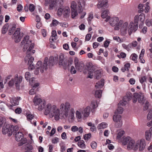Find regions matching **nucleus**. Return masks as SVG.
Segmentation results:
<instances>
[{
  "instance_id": "33",
  "label": "nucleus",
  "mask_w": 152,
  "mask_h": 152,
  "mask_svg": "<svg viewBox=\"0 0 152 152\" xmlns=\"http://www.w3.org/2000/svg\"><path fill=\"white\" fill-rule=\"evenodd\" d=\"M107 124L106 123L102 122L98 125L97 128L98 129H104L107 127Z\"/></svg>"
},
{
  "instance_id": "46",
  "label": "nucleus",
  "mask_w": 152,
  "mask_h": 152,
  "mask_svg": "<svg viewBox=\"0 0 152 152\" xmlns=\"http://www.w3.org/2000/svg\"><path fill=\"white\" fill-rule=\"evenodd\" d=\"M145 23L148 26H150L152 25V20L147 19L146 20Z\"/></svg>"
},
{
  "instance_id": "29",
  "label": "nucleus",
  "mask_w": 152,
  "mask_h": 152,
  "mask_svg": "<svg viewBox=\"0 0 152 152\" xmlns=\"http://www.w3.org/2000/svg\"><path fill=\"white\" fill-rule=\"evenodd\" d=\"M40 104H39L38 106H37V107L36 108L39 111H41L43 109H44V108H45V105H46V102L45 101H44L43 102H42V103H40Z\"/></svg>"
},
{
  "instance_id": "30",
  "label": "nucleus",
  "mask_w": 152,
  "mask_h": 152,
  "mask_svg": "<svg viewBox=\"0 0 152 152\" xmlns=\"http://www.w3.org/2000/svg\"><path fill=\"white\" fill-rule=\"evenodd\" d=\"M91 106L92 107V109L91 110L92 113H94V109L98 107V105L96 101H92L91 102Z\"/></svg>"
},
{
  "instance_id": "60",
  "label": "nucleus",
  "mask_w": 152,
  "mask_h": 152,
  "mask_svg": "<svg viewBox=\"0 0 152 152\" xmlns=\"http://www.w3.org/2000/svg\"><path fill=\"white\" fill-rule=\"evenodd\" d=\"M60 25L63 27L66 28L68 26V23H59Z\"/></svg>"
},
{
  "instance_id": "1",
  "label": "nucleus",
  "mask_w": 152,
  "mask_h": 152,
  "mask_svg": "<svg viewBox=\"0 0 152 152\" xmlns=\"http://www.w3.org/2000/svg\"><path fill=\"white\" fill-rule=\"evenodd\" d=\"M29 36H26L24 37L23 41L21 42L22 45L25 43L23 50L24 51L27 50L26 52L27 55L25 58L26 62H28V69H33L34 68V64H33V61L34 60V58L30 55L34 54L35 50H34L31 51L32 49L34 48V44L32 43L31 40H29Z\"/></svg>"
},
{
  "instance_id": "19",
  "label": "nucleus",
  "mask_w": 152,
  "mask_h": 152,
  "mask_svg": "<svg viewBox=\"0 0 152 152\" xmlns=\"http://www.w3.org/2000/svg\"><path fill=\"white\" fill-rule=\"evenodd\" d=\"M57 1V0H45V6H47L50 4L49 8L51 10L56 4Z\"/></svg>"
},
{
  "instance_id": "9",
  "label": "nucleus",
  "mask_w": 152,
  "mask_h": 152,
  "mask_svg": "<svg viewBox=\"0 0 152 152\" xmlns=\"http://www.w3.org/2000/svg\"><path fill=\"white\" fill-rule=\"evenodd\" d=\"M145 18V15L143 13L141 14L140 15H136L134 18V26H136L137 29L138 23H142L144 21Z\"/></svg>"
},
{
  "instance_id": "13",
  "label": "nucleus",
  "mask_w": 152,
  "mask_h": 152,
  "mask_svg": "<svg viewBox=\"0 0 152 152\" xmlns=\"http://www.w3.org/2000/svg\"><path fill=\"white\" fill-rule=\"evenodd\" d=\"M113 121L116 122L115 126L116 128H119L121 126L122 123L121 120V116L120 115L117 114L113 116Z\"/></svg>"
},
{
  "instance_id": "54",
  "label": "nucleus",
  "mask_w": 152,
  "mask_h": 152,
  "mask_svg": "<svg viewBox=\"0 0 152 152\" xmlns=\"http://www.w3.org/2000/svg\"><path fill=\"white\" fill-rule=\"evenodd\" d=\"M149 3L148 2H147L146 4V6L145 8V12L146 13H147L149 11V10L150 9V7L148 5Z\"/></svg>"
},
{
  "instance_id": "56",
  "label": "nucleus",
  "mask_w": 152,
  "mask_h": 152,
  "mask_svg": "<svg viewBox=\"0 0 152 152\" xmlns=\"http://www.w3.org/2000/svg\"><path fill=\"white\" fill-rule=\"evenodd\" d=\"M71 130L72 132H75L78 131V128L76 126H73L72 127Z\"/></svg>"
},
{
  "instance_id": "38",
  "label": "nucleus",
  "mask_w": 152,
  "mask_h": 152,
  "mask_svg": "<svg viewBox=\"0 0 152 152\" xmlns=\"http://www.w3.org/2000/svg\"><path fill=\"white\" fill-rule=\"evenodd\" d=\"M123 111V109L121 106H118V107L116 110L115 111V113H122Z\"/></svg>"
},
{
  "instance_id": "55",
  "label": "nucleus",
  "mask_w": 152,
  "mask_h": 152,
  "mask_svg": "<svg viewBox=\"0 0 152 152\" xmlns=\"http://www.w3.org/2000/svg\"><path fill=\"white\" fill-rule=\"evenodd\" d=\"M149 103L148 101H146L145 103V106L144 107L143 110H147L148 107L149 106Z\"/></svg>"
},
{
  "instance_id": "12",
  "label": "nucleus",
  "mask_w": 152,
  "mask_h": 152,
  "mask_svg": "<svg viewBox=\"0 0 152 152\" xmlns=\"http://www.w3.org/2000/svg\"><path fill=\"white\" fill-rule=\"evenodd\" d=\"M55 105H52L50 104H48L45 108L44 114L46 115H49V116L50 117V116L52 115V112L55 110Z\"/></svg>"
},
{
  "instance_id": "49",
  "label": "nucleus",
  "mask_w": 152,
  "mask_h": 152,
  "mask_svg": "<svg viewBox=\"0 0 152 152\" xmlns=\"http://www.w3.org/2000/svg\"><path fill=\"white\" fill-rule=\"evenodd\" d=\"M91 135L90 133L85 134L84 136V139L85 140H88L91 137Z\"/></svg>"
},
{
  "instance_id": "14",
  "label": "nucleus",
  "mask_w": 152,
  "mask_h": 152,
  "mask_svg": "<svg viewBox=\"0 0 152 152\" xmlns=\"http://www.w3.org/2000/svg\"><path fill=\"white\" fill-rule=\"evenodd\" d=\"M12 125L6 124L3 126L2 129V132L4 134H7L8 136H11L12 135Z\"/></svg>"
},
{
  "instance_id": "11",
  "label": "nucleus",
  "mask_w": 152,
  "mask_h": 152,
  "mask_svg": "<svg viewBox=\"0 0 152 152\" xmlns=\"http://www.w3.org/2000/svg\"><path fill=\"white\" fill-rule=\"evenodd\" d=\"M76 69L80 72H82L84 68V64L82 61H79L78 59L76 57L74 61Z\"/></svg>"
},
{
  "instance_id": "43",
  "label": "nucleus",
  "mask_w": 152,
  "mask_h": 152,
  "mask_svg": "<svg viewBox=\"0 0 152 152\" xmlns=\"http://www.w3.org/2000/svg\"><path fill=\"white\" fill-rule=\"evenodd\" d=\"M124 133V132L123 130L120 131L117 134V137L118 138H121Z\"/></svg>"
},
{
  "instance_id": "48",
  "label": "nucleus",
  "mask_w": 152,
  "mask_h": 152,
  "mask_svg": "<svg viewBox=\"0 0 152 152\" xmlns=\"http://www.w3.org/2000/svg\"><path fill=\"white\" fill-rule=\"evenodd\" d=\"M91 148L93 149H95L97 146V143L95 141H92L91 144Z\"/></svg>"
},
{
  "instance_id": "63",
  "label": "nucleus",
  "mask_w": 152,
  "mask_h": 152,
  "mask_svg": "<svg viewBox=\"0 0 152 152\" xmlns=\"http://www.w3.org/2000/svg\"><path fill=\"white\" fill-rule=\"evenodd\" d=\"M36 91L33 88L30 90L29 91V94L30 95H33L36 94Z\"/></svg>"
},
{
  "instance_id": "36",
  "label": "nucleus",
  "mask_w": 152,
  "mask_h": 152,
  "mask_svg": "<svg viewBox=\"0 0 152 152\" xmlns=\"http://www.w3.org/2000/svg\"><path fill=\"white\" fill-rule=\"evenodd\" d=\"M95 77L96 79H99L101 75V72L100 70H97L95 72Z\"/></svg>"
},
{
  "instance_id": "39",
  "label": "nucleus",
  "mask_w": 152,
  "mask_h": 152,
  "mask_svg": "<svg viewBox=\"0 0 152 152\" xmlns=\"http://www.w3.org/2000/svg\"><path fill=\"white\" fill-rule=\"evenodd\" d=\"M60 23L58 22L56 20L54 19L52 21V23H51L50 24V26L51 27L53 26H56L58 24H59V23Z\"/></svg>"
},
{
  "instance_id": "50",
  "label": "nucleus",
  "mask_w": 152,
  "mask_h": 152,
  "mask_svg": "<svg viewBox=\"0 0 152 152\" xmlns=\"http://www.w3.org/2000/svg\"><path fill=\"white\" fill-rule=\"evenodd\" d=\"M132 94L130 92H129L127 94L126 98L127 99V101H129L132 98Z\"/></svg>"
},
{
  "instance_id": "25",
  "label": "nucleus",
  "mask_w": 152,
  "mask_h": 152,
  "mask_svg": "<svg viewBox=\"0 0 152 152\" xmlns=\"http://www.w3.org/2000/svg\"><path fill=\"white\" fill-rule=\"evenodd\" d=\"M45 100H42L37 96H36L34 98L33 100L34 104L36 106H38L42 102H43Z\"/></svg>"
},
{
  "instance_id": "59",
  "label": "nucleus",
  "mask_w": 152,
  "mask_h": 152,
  "mask_svg": "<svg viewBox=\"0 0 152 152\" xmlns=\"http://www.w3.org/2000/svg\"><path fill=\"white\" fill-rule=\"evenodd\" d=\"M34 117L33 115L30 114H28L27 116V118L28 120H30L32 119Z\"/></svg>"
},
{
  "instance_id": "26",
  "label": "nucleus",
  "mask_w": 152,
  "mask_h": 152,
  "mask_svg": "<svg viewBox=\"0 0 152 152\" xmlns=\"http://www.w3.org/2000/svg\"><path fill=\"white\" fill-rule=\"evenodd\" d=\"M23 137V134L21 132H18L15 134V139L18 141H20Z\"/></svg>"
},
{
  "instance_id": "57",
  "label": "nucleus",
  "mask_w": 152,
  "mask_h": 152,
  "mask_svg": "<svg viewBox=\"0 0 152 152\" xmlns=\"http://www.w3.org/2000/svg\"><path fill=\"white\" fill-rule=\"evenodd\" d=\"M64 10V8L61 7L59 8L58 10V14L59 15H61V13H63Z\"/></svg>"
},
{
  "instance_id": "47",
  "label": "nucleus",
  "mask_w": 152,
  "mask_h": 152,
  "mask_svg": "<svg viewBox=\"0 0 152 152\" xmlns=\"http://www.w3.org/2000/svg\"><path fill=\"white\" fill-rule=\"evenodd\" d=\"M12 126V134L13 132H16L18 130V126Z\"/></svg>"
},
{
  "instance_id": "7",
  "label": "nucleus",
  "mask_w": 152,
  "mask_h": 152,
  "mask_svg": "<svg viewBox=\"0 0 152 152\" xmlns=\"http://www.w3.org/2000/svg\"><path fill=\"white\" fill-rule=\"evenodd\" d=\"M133 103H136L138 100L139 103L142 105H143L145 102V99L143 94L141 92L135 93L133 94L132 97Z\"/></svg>"
},
{
  "instance_id": "53",
  "label": "nucleus",
  "mask_w": 152,
  "mask_h": 152,
  "mask_svg": "<svg viewBox=\"0 0 152 152\" xmlns=\"http://www.w3.org/2000/svg\"><path fill=\"white\" fill-rule=\"evenodd\" d=\"M70 71L72 74H75L77 72V71L73 66H72L71 67Z\"/></svg>"
},
{
  "instance_id": "16",
  "label": "nucleus",
  "mask_w": 152,
  "mask_h": 152,
  "mask_svg": "<svg viewBox=\"0 0 152 152\" xmlns=\"http://www.w3.org/2000/svg\"><path fill=\"white\" fill-rule=\"evenodd\" d=\"M137 144L138 148H139V151H142L144 150L145 146V140L144 139L138 140L137 142Z\"/></svg>"
},
{
  "instance_id": "28",
  "label": "nucleus",
  "mask_w": 152,
  "mask_h": 152,
  "mask_svg": "<svg viewBox=\"0 0 152 152\" xmlns=\"http://www.w3.org/2000/svg\"><path fill=\"white\" fill-rule=\"evenodd\" d=\"M104 80L102 79L96 83L95 86L96 88H101L104 85Z\"/></svg>"
},
{
  "instance_id": "37",
  "label": "nucleus",
  "mask_w": 152,
  "mask_h": 152,
  "mask_svg": "<svg viewBox=\"0 0 152 152\" xmlns=\"http://www.w3.org/2000/svg\"><path fill=\"white\" fill-rule=\"evenodd\" d=\"M125 98H124L123 100L121 101L118 104V106H124L127 103V101L125 100Z\"/></svg>"
},
{
  "instance_id": "40",
  "label": "nucleus",
  "mask_w": 152,
  "mask_h": 152,
  "mask_svg": "<svg viewBox=\"0 0 152 152\" xmlns=\"http://www.w3.org/2000/svg\"><path fill=\"white\" fill-rule=\"evenodd\" d=\"M137 56L136 54L133 53L131 55L130 58L132 60L135 61V63H136L137 61L136 60V59H137Z\"/></svg>"
},
{
  "instance_id": "21",
  "label": "nucleus",
  "mask_w": 152,
  "mask_h": 152,
  "mask_svg": "<svg viewBox=\"0 0 152 152\" xmlns=\"http://www.w3.org/2000/svg\"><path fill=\"white\" fill-rule=\"evenodd\" d=\"M95 70L94 67L92 65L91 63H90L88 65V75L87 76V78H92L93 75H91L94 72Z\"/></svg>"
},
{
  "instance_id": "23",
  "label": "nucleus",
  "mask_w": 152,
  "mask_h": 152,
  "mask_svg": "<svg viewBox=\"0 0 152 152\" xmlns=\"http://www.w3.org/2000/svg\"><path fill=\"white\" fill-rule=\"evenodd\" d=\"M65 60L64 55L63 54H61L59 57V65L61 66L66 65V63Z\"/></svg>"
},
{
  "instance_id": "35",
  "label": "nucleus",
  "mask_w": 152,
  "mask_h": 152,
  "mask_svg": "<svg viewBox=\"0 0 152 152\" xmlns=\"http://www.w3.org/2000/svg\"><path fill=\"white\" fill-rule=\"evenodd\" d=\"M102 91L101 90H99L96 91L95 92V96L97 98H100L102 96Z\"/></svg>"
},
{
  "instance_id": "18",
  "label": "nucleus",
  "mask_w": 152,
  "mask_h": 152,
  "mask_svg": "<svg viewBox=\"0 0 152 152\" xmlns=\"http://www.w3.org/2000/svg\"><path fill=\"white\" fill-rule=\"evenodd\" d=\"M54 109L55 110H54L52 112V115L50 116V118H52L53 117H54L56 120H58L59 118V116L60 115V110L56 105Z\"/></svg>"
},
{
  "instance_id": "32",
  "label": "nucleus",
  "mask_w": 152,
  "mask_h": 152,
  "mask_svg": "<svg viewBox=\"0 0 152 152\" xmlns=\"http://www.w3.org/2000/svg\"><path fill=\"white\" fill-rule=\"evenodd\" d=\"M145 136L146 140L148 141H149L150 140L151 136V133L150 131H147L145 132Z\"/></svg>"
},
{
  "instance_id": "52",
  "label": "nucleus",
  "mask_w": 152,
  "mask_h": 152,
  "mask_svg": "<svg viewBox=\"0 0 152 152\" xmlns=\"http://www.w3.org/2000/svg\"><path fill=\"white\" fill-rule=\"evenodd\" d=\"M52 142L53 144H56L59 142V139L57 137H55L52 140Z\"/></svg>"
},
{
  "instance_id": "2",
  "label": "nucleus",
  "mask_w": 152,
  "mask_h": 152,
  "mask_svg": "<svg viewBox=\"0 0 152 152\" xmlns=\"http://www.w3.org/2000/svg\"><path fill=\"white\" fill-rule=\"evenodd\" d=\"M58 57L54 58L53 56H50L48 59V57H46L44 61L43 64H42L41 61H39L37 63L36 67L37 69L34 71V73L36 75L39 73V69L42 73L44 72L45 70H46L48 68V66L51 67L55 64L57 63L58 61Z\"/></svg>"
},
{
  "instance_id": "27",
  "label": "nucleus",
  "mask_w": 152,
  "mask_h": 152,
  "mask_svg": "<svg viewBox=\"0 0 152 152\" xmlns=\"http://www.w3.org/2000/svg\"><path fill=\"white\" fill-rule=\"evenodd\" d=\"M16 28V25L14 24H11L9 26V28L8 30L9 34L11 35L13 31L15 30Z\"/></svg>"
},
{
  "instance_id": "8",
  "label": "nucleus",
  "mask_w": 152,
  "mask_h": 152,
  "mask_svg": "<svg viewBox=\"0 0 152 152\" xmlns=\"http://www.w3.org/2000/svg\"><path fill=\"white\" fill-rule=\"evenodd\" d=\"M109 23L112 26H115L114 29L115 30H118L119 27L123 23V21L120 20L119 21V19L117 17L111 18L109 19Z\"/></svg>"
},
{
  "instance_id": "34",
  "label": "nucleus",
  "mask_w": 152,
  "mask_h": 152,
  "mask_svg": "<svg viewBox=\"0 0 152 152\" xmlns=\"http://www.w3.org/2000/svg\"><path fill=\"white\" fill-rule=\"evenodd\" d=\"M8 27L9 25L8 24V23H6L4 26L1 30V32L2 34H4L7 32L8 30Z\"/></svg>"
},
{
  "instance_id": "15",
  "label": "nucleus",
  "mask_w": 152,
  "mask_h": 152,
  "mask_svg": "<svg viewBox=\"0 0 152 152\" xmlns=\"http://www.w3.org/2000/svg\"><path fill=\"white\" fill-rule=\"evenodd\" d=\"M91 108L89 106H87L85 108H80V112L83 116L85 118L88 117L89 115L91 112Z\"/></svg>"
},
{
  "instance_id": "24",
  "label": "nucleus",
  "mask_w": 152,
  "mask_h": 152,
  "mask_svg": "<svg viewBox=\"0 0 152 152\" xmlns=\"http://www.w3.org/2000/svg\"><path fill=\"white\" fill-rule=\"evenodd\" d=\"M110 12L108 10H106L104 11L102 13L101 16L102 18H106L105 21L106 22H107L109 20L110 18V17L109 15Z\"/></svg>"
},
{
  "instance_id": "41",
  "label": "nucleus",
  "mask_w": 152,
  "mask_h": 152,
  "mask_svg": "<svg viewBox=\"0 0 152 152\" xmlns=\"http://www.w3.org/2000/svg\"><path fill=\"white\" fill-rule=\"evenodd\" d=\"M76 117L80 119L81 118L82 115H83L80 112V109L79 110V111H76L75 112Z\"/></svg>"
},
{
  "instance_id": "22",
  "label": "nucleus",
  "mask_w": 152,
  "mask_h": 152,
  "mask_svg": "<svg viewBox=\"0 0 152 152\" xmlns=\"http://www.w3.org/2000/svg\"><path fill=\"white\" fill-rule=\"evenodd\" d=\"M98 3L97 5V7L100 8L103 7L106 8L107 5L108 1L105 0H98Z\"/></svg>"
},
{
  "instance_id": "6",
  "label": "nucleus",
  "mask_w": 152,
  "mask_h": 152,
  "mask_svg": "<svg viewBox=\"0 0 152 152\" xmlns=\"http://www.w3.org/2000/svg\"><path fill=\"white\" fill-rule=\"evenodd\" d=\"M122 143L124 145L127 144V148L128 150L132 149L136 150L138 149L137 142L129 137H127L124 138L122 141Z\"/></svg>"
},
{
  "instance_id": "62",
  "label": "nucleus",
  "mask_w": 152,
  "mask_h": 152,
  "mask_svg": "<svg viewBox=\"0 0 152 152\" xmlns=\"http://www.w3.org/2000/svg\"><path fill=\"white\" fill-rule=\"evenodd\" d=\"M14 83V81L13 79H12L11 80H10L9 83L8 85L9 86H12L13 85Z\"/></svg>"
},
{
  "instance_id": "5",
  "label": "nucleus",
  "mask_w": 152,
  "mask_h": 152,
  "mask_svg": "<svg viewBox=\"0 0 152 152\" xmlns=\"http://www.w3.org/2000/svg\"><path fill=\"white\" fill-rule=\"evenodd\" d=\"M60 110L61 112V113L63 115V116L67 117L69 115L72 117V118H73L75 111L73 108H71L70 105L69 103L66 102L65 104H61L60 106Z\"/></svg>"
},
{
  "instance_id": "51",
  "label": "nucleus",
  "mask_w": 152,
  "mask_h": 152,
  "mask_svg": "<svg viewBox=\"0 0 152 152\" xmlns=\"http://www.w3.org/2000/svg\"><path fill=\"white\" fill-rule=\"evenodd\" d=\"M30 74L29 72H26L25 74V76L26 79L27 80H28L30 77Z\"/></svg>"
},
{
  "instance_id": "42",
  "label": "nucleus",
  "mask_w": 152,
  "mask_h": 152,
  "mask_svg": "<svg viewBox=\"0 0 152 152\" xmlns=\"http://www.w3.org/2000/svg\"><path fill=\"white\" fill-rule=\"evenodd\" d=\"M19 144V146H21L24 144H26L27 143V140L26 138H23V139L20 141Z\"/></svg>"
},
{
  "instance_id": "17",
  "label": "nucleus",
  "mask_w": 152,
  "mask_h": 152,
  "mask_svg": "<svg viewBox=\"0 0 152 152\" xmlns=\"http://www.w3.org/2000/svg\"><path fill=\"white\" fill-rule=\"evenodd\" d=\"M15 84L17 88H19L20 87V84L22 80V77L20 76H18V75H16L13 79Z\"/></svg>"
},
{
  "instance_id": "10",
  "label": "nucleus",
  "mask_w": 152,
  "mask_h": 152,
  "mask_svg": "<svg viewBox=\"0 0 152 152\" xmlns=\"http://www.w3.org/2000/svg\"><path fill=\"white\" fill-rule=\"evenodd\" d=\"M20 28H17L12 35V38L14 39L15 42L16 43L20 41L23 35V33L20 32Z\"/></svg>"
},
{
  "instance_id": "45",
  "label": "nucleus",
  "mask_w": 152,
  "mask_h": 152,
  "mask_svg": "<svg viewBox=\"0 0 152 152\" xmlns=\"http://www.w3.org/2000/svg\"><path fill=\"white\" fill-rule=\"evenodd\" d=\"M5 122V118L1 117H0V127Z\"/></svg>"
},
{
  "instance_id": "20",
  "label": "nucleus",
  "mask_w": 152,
  "mask_h": 152,
  "mask_svg": "<svg viewBox=\"0 0 152 152\" xmlns=\"http://www.w3.org/2000/svg\"><path fill=\"white\" fill-rule=\"evenodd\" d=\"M20 97H16L11 98L10 99V102L12 104L8 105V107H12L13 106L18 105L19 104V101L20 99Z\"/></svg>"
},
{
  "instance_id": "61",
  "label": "nucleus",
  "mask_w": 152,
  "mask_h": 152,
  "mask_svg": "<svg viewBox=\"0 0 152 152\" xmlns=\"http://www.w3.org/2000/svg\"><path fill=\"white\" fill-rule=\"evenodd\" d=\"M78 146L82 149H84L86 148V145L84 143H78Z\"/></svg>"
},
{
  "instance_id": "31",
  "label": "nucleus",
  "mask_w": 152,
  "mask_h": 152,
  "mask_svg": "<svg viewBox=\"0 0 152 152\" xmlns=\"http://www.w3.org/2000/svg\"><path fill=\"white\" fill-rule=\"evenodd\" d=\"M70 13V9L69 7H66L64 8V10L63 13V15L65 17H67L69 16Z\"/></svg>"
},
{
  "instance_id": "44",
  "label": "nucleus",
  "mask_w": 152,
  "mask_h": 152,
  "mask_svg": "<svg viewBox=\"0 0 152 152\" xmlns=\"http://www.w3.org/2000/svg\"><path fill=\"white\" fill-rule=\"evenodd\" d=\"M28 9L31 12H33L35 9V6L33 4H30L28 6Z\"/></svg>"
},
{
  "instance_id": "58",
  "label": "nucleus",
  "mask_w": 152,
  "mask_h": 152,
  "mask_svg": "<svg viewBox=\"0 0 152 152\" xmlns=\"http://www.w3.org/2000/svg\"><path fill=\"white\" fill-rule=\"evenodd\" d=\"M93 18V14L92 13H91L88 15V21H91Z\"/></svg>"
},
{
  "instance_id": "3",
  "label": "nucleus",
  "mask_w": 152,
  "mask_h": 152,
  "mask_svg": "<svg viewBox=\"0 0 152 152\" xmlns=\"http://www.w3.org/2000/svg\"><path fill=\"white\" fill-rule=\"evenodd\" d=\"M76 4L75 2H72L71 5V15L72 18H74L77 15V12L80 13L83 11V9L85 6V3L84 0H79Z\"/></svg>"
},
{
  "instance_id": "4",
  "label": "nucleus",
  "mask_w": 152,
  "mask_h": 152,
  "mask_svg": "<svg viewBox=\"0 0 152 152\" xmlns=\"http://www.w3.org/2000/svg\"><path fill=\"white\" fill-rule=\"evenodd\" d=\"M120 26L121 27L120 29L121 33L123 35H125L127 31L129 35H130L132 32H135L137 30V27L134 26L133 22H131L129 24L127 22L123 23Z\"/></svg>"
},
{
  "instance_id": "64",
  "label": "nucleus",
  "mask_w": 152,
  "mask_h": 152,
  "mask_svg": "<svg viewBox=\"0 0 152 152\" xmlns=\"http://www.w3.org/2000/svg\"><path fill=\"white\" fill-rule=\"evenodd\" d=\"M22 110L20 108H17L15 110V113L17 114H20L21 113Z\"/></svg>"
}]
</instances>
